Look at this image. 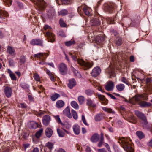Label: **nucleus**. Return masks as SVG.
Instances as JSON below:
<instances>
[{
  "label": "nucleus",
  "instance_id": "f257e3e1",
  "mask_svg": "<svg viewBox=\"0 0 152 152\" xmlns=\"http://www.w3.org/2000/svg\"><path fill=\"white\" fill-rule=\"evenodd\" d=\"M119 140V142L122 143V146L124 149L127 152H134V149L132 147V144L129 138L122 137L120 138Z\"/></svg>",
  "mask_w": 152,
  "mask_h": 152
},
{
  "label": "nucleus",
  "instance_id": "f03ea898",
  "mask_svg": "<svg viewBox=\"0 0 152 152\" xmlns=\"http://www.w3.org/2000/svg\"><path fill=\"white\" fill-rule=\"evenodd\" d=\"M69 54L72 58V59L75 61H77L78 64L82 66V68L85 70H87L89 69L93 65V64L92 63L89 62H86L83 60L78 58L75 54H73L69 53Z\"/></svg>",
  "mask_w": 152,
  "mask_h": 152
},
{
  "label": "nucleus",
  "instance_id": "7ed1b4c3",
  "mask_svg": "<svg viewBox=\"0 0 152 152\" xmlns=\"http://www.w3.org/2000/svg\"><path fill=\"white\" fill-rule=\"evenodd\" d=\"M135 113L137 117L142 121L141 123L142 126L143 128H146L148 122L145 116L142 113L137 110L135 111Z\"/></svg>",
  "mask_w": 152,
  "mask_h": 152
},
{
  "label": "nucleus",
  "instance_id": "20e7f679",
  "mask_svg": "<svg viewBox=\"0 0 152 152\" xmlns=\"http://www.w3.org/2000/svg\"><path fill=\"white\" fill-rule=\"evenodd\" d=\"M44 29L46 31L48 30L46 33V35L47 37L48 41L51 42H54L55 39V37L54 35L50 32L51 28L49 26L46 25L44 27Z\"/></svg>",
  "mask_w": 152,
  "mask_h": 152
},
{
  "label": "nucleus",
  "instance_id": "39448f33",
  "mask_svg": "<svg viewBox=\"0 0 152 152\" xmlns=\"http://www.w3.org/2000/svg\"><path fill=\"white\" fill-rule=\"evenodd\" d=\"M146 100V97L143 94H137L130 99L129 102L132 104H135L136 102Z\"/></svg>",
  "mask_w": 152,
  "mask_h": 152
},
{
  "label": "nucleus",
  "instance_id": "423d86ee",
  "mask_svg": "<svg viewBox=\"0 0 152 152\" xmlns=\"http://www.w3.org/2000/svg\"><path fill=\"white\" fill-rule=\"evenodd\" d=\"M40 8L43 9L45 7V2L43 0H31Z\"/></svg>",
  "mask_w": 152,
  "mask_h": 152
},
{
  "label": "nucleus",
  "instance_id": "0eeeda50",
  "mask_svg": "<svg viewBox=\"0 0 152 152\" xmlns=\"http://www.w3.org/2000/svg\"><path fill=\"white\" fill-rule=\"evenodd\" d=\"M59 70L61 75H65L67 72V69L66 65L63 63H61L59 66Z\"/></svg>",
  "mask_w": 152,
  "mask_h": 152
},
{
  "label": "nucleus",
  "instance_id": "6e6552de",
  "mask_svg": "<svg viewBox=\"0 0 152 152\" xmlns=\"http://www.w3.org/2000/svg\"><path fill=\"white\" fill-rule=\"evenodd\" d=\"M101 72V69L99 67L94 68L92 70L91 75L93 77H96L99 75Z\"/></svg>",
  "mask_w": 152,
  "mask_h": 152
},
{
  "label": "nucleus",
  "instance_id": "1a4fd4ad",
  "mask_svg": "<svg viewBox=\"0 0 152 152\" xmlns=\"http://www.w3.org/2000/svg\"><path fill=\"white\" fill-rule=\"evenodd\" d=\"M30 44L33 45H39L43 46L42 41L39 39H34L30 41Z\"/></svg>",
  "mask_w": 152,
  "mask_h": 152
},
{
  "label": "nucleus",
  "instance_id": "9d476101",
  "mask_svg": "<svg viewBox=\"0 0 152 152\" xmlns=\"http://www.w3.org/2000/svg\"><path fill=\"white\" fill-rule=\"evenodd\" d=\"M96 96L98 97V99L104 105H105L107 104L108 101L105 98V97L104 96L99 94H97L96 95Z\"/></svg>",
  "mask_w": 152,
  "mask_h": 152
},
{
  "label": "nucleus",
  "instance_id": "9b49d317",
  "mask_svg": "<svg viewBox=\"0 0 152 152\" xmlns=\"http://www.w3.org/2000/svg\"><path fill=\"white\" fill-rule=\"evenodd\" d=\"M49 54L45 53H39L38 54H35L33 55L34 57L37 58H40L43 60L46 58V57L48 56Z\"/></svg>",
  "mask_w": 152,
  "mask_h": 152
},
{
  "label": "nucleus",
  "instance_id": "f8f14e48",
  "mask_svg": "<svg viewBox=\"0 0 152 152\" xmlns=\"http://www.w3.org/2000/svg\"><path fill=\"white\" fill-rule=\"evenodd\" d=\"M114 83L112 81H109L107 83L104 87L106 90L111 91L114 88Z\"/></svg>",
  "mask_w": 152,
  "mask_h": 152
},
{
  "label": "nucleus",
  "instance_id": "ddd939ff",
  "mask_svg": "<svg viewBox=\"0 0 152 152\" xmlns=\"http://www.w3.org/2000/svg\"><path fill=\"white\" fill-rule=\"evenodd\" d=\"M50 117L48 115H46L44 116L42 119L43 124L46 126L48 125L50 123Z\"/></svg>",
  "mask_w": 152,
  "mask_h": 152
},
{
  "label": "nucleus",
  "instance_id": "4468645a",
  "mask_svg": "<svg viewBox=\"0 0 152 152\" xmlns=\"http://www.w3.org/2000/svg\"><path fill=\"white\" fill-rule=\"evenodd\" d=\"M69 82L68 84V86L70 89H72L77 84L75 80L73 78L69 80Z\"/></svg>",
  "mask_w": 152,
  "mask_h": 152
},
{
  "label": "nucleus",
  "instance_id": "2eb2a0df",
  "mask_svg": "<svg viewBox=\"0 0 152 152\" xmlns=\"http://www.w3.org/2000/svg\"><path fill=\"white\" fill-rule=\"evenodd\" d=\"M73 131L74 133L77 135H78L80 132V128L79 125L75 124H74L72 127Z\"/></svg>",
  "mask_w": 152,
  "mask_h": 152
},
{
  "label": "nucleus",
  "instance_id": "dca6fc26",
  "mask_svg": "<svg viewBox=\"0 0 152 152\" xmlns=\"http://www.w3.org/2000/svg\"><path fill=\"white\" fill-rule=\"evenodd\" d=\"M12 91L10 88L6 87L4 88V92L6 96L8 98L10 97L12 94Z\"/></svg>",
  "mask_w": 152,
  "mask_h": 152
},
{
  "label": "nucleus",
  "instance_id": "f3484780",
  "mask_svg": "<svg viewBox=\"0 0 152 152\" xmlns=\"http://www.w3.org/2000/svg\"><path fill=\"white\" fill-rule=\"evenodd\" d=\"M90 24L92 26H98L100 24V21L97 18H95L91 20Z\"/></svg>",
  "mask_w": 152,
  "mask_h": 152
},
{
  "label": "nucleus",
  "instance_id": "a211bd4d",
  "mask_svg": "<svg viewBox=\"0 0 152 152\" xmlns=\"http://www.w3.org/2000/svg\"><path fill=\"white\" fill-rule=\"evenodd\" d=\"M63 114L71 118H72V115L70 113V109L69 107H67L63 111Z\"/></svg>",
  "mask_w": 152,
  "mask_h": 152
},
{
  "label": "nucleus",
  "instance_id": "6ab92c4d",
  "mask_svg": "<svg viewBox=\"0 0 152 152\" xmlns=\"http://www.w3.org/2000/svg\"><path fill=\"white\" fill-rule=\"evenodd\" d=\"M107 72L110 75V78L114 77L115 76V74L113 68L110 67L107 70Z\"/></svg>",
  "mask_w": 152,
  "mask_h": 152
},
{
  "label": "nucleus",
  "instance_id": "aec40b11",
  "mask_svg": "<svg viewBox=\"0 0 152 152\" xmlns=\"http://www.w3.org/2000/svg\"><path fill=\"white\" fill-rule=\"evenodd\" d=\"M99 134L97 133H95L91 137V140L92 142H96L99 140Z\"/></svg>",
  "mask_w": 152,
  "mask_h": 152
},
{
  "label": "nucleus",
  "instance_id": "412c9836",
  "mask_svg": "<svg viewBox=\"0 0 152 152\" xmlns=\"http://www.w3.org/2000/svg\"><path fill=\"white\" fill-rule=\"evenodd\" d=\"M9 16V15L6 11L3 10L0 11V18L1 19H4L5 17H7Z\"/></svg>",
  "mask_w": 152,
  "mask_h": 152
},
{
  "label": "nucleus",
  "instance_id": "4be33fe9",
  "mask_svg": "<svg viewBox=\"0 0 152 152\" xmlns=\"http://www.w3.org/2000/svg\"><path fill=\"white\" fill-rule=\"evenodd\" d=\"M7 52L12 56H15V49L10 46H8Z\"/></svg>",
  "mask_w": 152,
  "mask_h": 152
},
{
  "label": "nucleus",
  "instance_id": "5701e85b",
  "mask_svg": "<svg viewBox=\"0 0 152 152\" xmlns=\"http://www.w3.org/2000/svg\"><path fill=\"white\" fill-rule=\"evenodd\" d=\"M104 40V37L101 35L97 36L96 38L95 41L97 44L103 41Z\"/></svg>",
  "mask_w": 152,
  "mask_h": 152
},
{
  "label": "nucleus",
  "instance_id": "b1692460",
  "mask_svg": "<svg viewBox=\"0 0 152 152\" xmlns=\"http://www.w3.org/2000/svg\"><path fill=\"white\" fill-rule=\"evenodd\" d=\"M53 130L50 128H48L46 129L45 134L46 136L48 137H50L53 134Z\"/></svg>",
  "mask_w": 152,
  "mask_h": 152
},
{
  "label": "nucleus",
  "instance_id": "393cba45",
  "mask_svg": "<svg viewBox=\"0 0 152 152\" xmlns=\"http://www.w3.org/2000/svg\"><path fill=\"white\" fill-rule=\"evenodd\" d=\"M64 105V102L62 100L58 101L56 102V107L58 108H61Z\"/></svg>",
  "mask_w": 152,
  "mask_h": 152
},
{
  "label": "nucleus",
  "instance_id": "a878e982",
  "mask_svg": "<svg viewBox=\"0 0 152 152\" xmlns=\"http://www.w3.org/2000/svg\"><path fill=\"white\" fill-rule=\"evenodd\" d=\"M55 14V11L53 8H50L47 13V14L50 18H51Z\"/></svg>",
  "mask_w": 152,
  "mask_h": 152
},
{
  "label": "nucleus",
  "instance_id": "bb28decb",
  "mask_svg": "<svg viewBox=\"0 0 152 152\" xmlns=\"http://www.w3.org/2000/svg\"><path fill=\"white\" fill-rule=\"evenodd\" d=\"M136 134L140 139L144 138L145 137V134L141 131H137Z\"/></svg>",
  "mask_w": 152,
  "mask_h": 152
},
{
  "label": "nucleus",
  "instance_id": "cd10ccee",
  "mask_svg": "<svg viewBox=\"0 0 152 152\" xmlns=\"http://www.w3.org/2000/svg\"><path fill=\"white\" fill-rule=\"evenodd\" d=\"M117 89L119 91H123L125 88V86L124 84L120 83L116 86Z\"/></svg>",
  "mask_w": 152,
  "mask_h": 152
},
{
  "label": "nucleus",
  "instance_id": "c85d7f7f",
  "mask_svg": "<svg viewBox=\"0 0 152 152\" xmlns=\"http://www.w3.org/2000/svg\"><path fill=\"white\" fill-rule=\"evenodd\" d=\"M87 105L94 107H96V104L93 103V101L91 99H87Z\"/></svg>",
  "mask_w": 152,
  "mask_h": 152
},
{
  "label": "nucleus",
  "instance_id": "c756f323",
  "mask_svg": "<svg viewBox=\"0 0 152 152\" xmlns=\"http://www.w3.org/2000/svg\"><path fill=\"white\" fill-rule=\"evenodd\" d=\"M29 125L30 127L33 129H35L38 126V123L33 121L30 122Z\"/></svg>",
  "mask_w": 152,
  "mask_h": 152
},
{
  "label": "nucleus",
  "instance_id": "7c9ffc66",
  "mask_svg": "<svg viewBox=\"0 0 152 152\" xmlns=\"http://www.w3.org/2000/svg\"><path fill=\"white\" fill-rule=\"evenodd\" d=\"M121 80L122 82L128 86H129L130 85V83L128 79L124 77H122Z\"/></svg>",
  "mask_w": 152,
  "mask_h": 152
},
{
  "label": "nucleus",
  "instance_id": "2f4dec72",
  "mask_svg": "<svg viewBox=\"0 0 152 152\" xmlns=\"http://www.w3.org/2000/svg\"><path fill=\"white\" fill-rule=\"evenodd\" d=\"M72 70L74 73L75 75L77 77L80 78L81 77V75L76 69L73 67L72 68Z\"/></svg>",
  "mask_w": 152,
  "mask_h": 152
},
{
  "label": "nucleus",
  "instance_id": "473e14b6",
  "mask_svg": "<svg viewBox=\"0 0 152 152\" xmlns=\"http://www.w3.org/2000/svg\"><path fill=\"white\" fill-rule=\"evenodd\" d=\"M71 106L75 109H78L79 108V106L77 103L75 101H72L71 102Z\"/></svg>",
  "mask_w": 152,
  "mask_h": 152
},
{
  "label": "nucleus",
  "instance_id": "72a5a7b5",
  "mask_svg": "<svg viewBox=\"0 0 152 152\" xmlns=\"http://www.w3.org/2000/svg\"><path fill=\"white\" fill-rule=\"evenodd\" d=\"M102 109L104 111L107 112L109 113H111L112 114H114L115 113V112L112 110L111 108H107L105 107H103Z\"/></svg>",
  "mask_w": 152,
  "mask_h": 152
},
{
  "label": "nucleus",
  "instance_id": "f704fd0d",
  "mask_svg": "<svg viewBox=\"0 0 152 152\" xmlns=\"http://www.w3.org/2000/svg\"><path fill=\"white\" fill-rule=\"evenodd\" d=\"M139 104L141 107H145L146 106H148L150 105V103H148L147 102L143 101V102H140Z\"/></svg>",
  "mask_w": 152,
  "mask_h": 152
},
{
  "label": "nucleus",
  "instance_id": "c9c22d12",
  "mask_svg": "<svg viewBox=\"0 0 152 152\" xmlns=\"http://www.w3.org/2000/svg\"><path fill=\"white\" fill-rule=\"evenodd\" d=\"M83 10L86 15L88 16L90 15L89 8L88 7H85L83 8Z\"/></svg>",
  "mask_w": 152,
  "mask_h": 152
},
{
  "label": "nucleus",
  "instance_id": "e433bc0d",
  "mask_svg": "<svg viewBox=\"0 0 152 152\" xmlns=\"http://www.w3.org/2000/svg\"><path fill=\"white\" fill-rule=\"evenodd\" d=\"M60 96V95L59 94L57 93H55L54 94L52 95L51 99L52 101H54Z\"/></svg>",
  "mask_w": 152,
  "mask_h": 152
},
{
  "label": "nucleus",
  "instance_id": "4c0bfd02",
  "mask_svg": "<svg viewBox=\"0 0 152 152\" xmlns=\"http://www.w3.org/2000/svg\"><path fill=\"white\" fill-rule=\"evenodd\" d=\"M102 114H98L95 117V120L97 121H99L102 119Z\"/></svg>",
  "mask_w": 152,
  "mask_h": 152
},
{
  "label": "nucleus",
  "instance_id": "58836bf2",
  "mask_svg": "<svg viewBox=\"0 0 152 152\" xmlns=\"http://www.w3.org/2000/svg\"><path fill=\"white\" fill-rule=\"evenodd\" d=\"M71 113L74 119L75 120H77L78 118V116L76 111L73 109H72L71 110Z\"/></svg>",
  "mask_w": 152,
  "mask_h": 152
},
{
  "label": "nucleus",
  "instance_id": "ea45409f",
  "mask_svg": "<svg viewBox=\"0 0 152 152\" xmlns=\"http://www.w3.org/2000/svg\"><path fill=\"white\" fill-rule=\"evenodd\" d=\"M46 72L49 76L51 80L52 81H54V77L52 73H51L48 70H47L46 71Z\"/></svg>",
  "mask_w": 152,
  "mask_h": 152
},
{
  "label": "nucleus",
  "instance_id": "a19ab883",
  "mask_svg": "<svg viewBox=\"0 0 152 152\" xmlns=\"http://www.w3.org/2000/svg\"><path fill=\"white\" fill-rule=\"evenodd\" d=\"M78 99L79 103L81 104H83L85 100L84 97L82 96H79L78 98Z\"/></svg>",
  "mask_w": 152,
  "mask_h": 152
},
{
  "label": "nucleus",
  "instance_id": "79ce46f5",
  "mask_svg": "<svg viewBox=\"0 0 152 152\" xmlns=\"http://www.w3.org/2000/svg\"><path fill=\"white\" fill-rule=\"evenodd\" d=\"M57 133L60 137H63L65 136V133L59 129H57Z\"/></svg>",
  "mask_w": 152,
  "mask_h": 152
},
{
  "label": "nucleus",
  "instance_id": "37998d69",
  "mask_svg": "<svg viewBox=\"0 0 152 152\" xmlns=\"http://www.w3.org/2000/svg\"><path fill=\"white\" fill-rule=\"evenodd\" d=\"M68 11L65 10H62L58 12L59 15L64 16L68 13Z\"/></svg>",
  "mask_w": 152,
  "mask_h": 152
},
{
  "label": "nucleus",
  "instance_id": "c03bdc74",
  "mask_svg": "<svg viewBox=\"0 0 152 152\" xmlns=\"http://www.w3.org/2000/svg\"><path fill=\"white\" fill-rule=\"evenodd\" d=\"M43 132V129H41L37 131L35 134V136L37 138L40 137Z\"/></svg>",
  "mask_w": 152,
  "mask_h": 152
},
{
  "label": "nucleus",
  "instance_id": "a18cd8bd",
  "mask_svg": "<svg viewBox=\"0 0 152 152\" xmlns=\"http://www.w3.org/2000/svg\"><path fill=\"white\" fill-rule=\"evenodd\" d=\"M10 73V76L12 80H16V78L15 75L13 74L10 70H9Z\"/></svg>",
  "mask_w": 152,
  "mask_h": 152
},
{
  "label": "nucleus",
  "instance_id": "49530a36",
  "mask_svg": "<svg viewBox=\"0 0 152 152\" xmlns=\"http://www.w3.org/2000/svg\"><path fill=\"white\" fill-rule=\"evenodd\" d=\"M34 77L35 80L37 81H40V77L39 75L37 73H35L34 74Z\"/></svg>",
  "mask_w": 152,
  "mask_h": 152
},
{
  "label": "nucleus",
  "instance_id": "de8ad7c7",
  "mask_svg": "<svg viewBox=\"0 0 152 152\" xmlns=\"http://www.w3.org/2000/svg\"><path fill=\"white\" fill-rule=\"evenodd\" d=\"M54 117L58 123L61 124L62 125H63V124L61 121L60 118L59 116L58 115L55 116Z\"/></svg>",
  "mask_w": 152,
  "mask_h": 152
},
{
  "label": "nucleus",
  "instance_id": "09e8293b",
  "mask_svg": "<svg viewBox=\"0 0 152 152\" xmlns=\"http://www.w3.org/2000/svg\"><path fill=\"white\" fill-rule=\"evenodd\" d=\"M85 92L87 95L88 96L91 95L94 93L93 91L90 89L86 90Z\"/></svg>",
  "mask_w": 152,
  "mask_h": 152
},
{
  "label": "nucleus",
  "instance_id": "8fccbe9b",
  "mask_svg": "<svg viewBox=\"0 0 152 152\" xmlns=\"http://www.w3.org/2000/svg\"><path fill=\"white\" fill-rule=\"evenodd\" d=\"M21 87L23 89H26L29 88V86L28 85L25 83H22L21 84Z\"/></svg>",
  "mask_w": 152,
  "mask_h": 152
},
{
  "label": "nucleus",
  "instance_id": "3c124183",
  "mask_svg": "<svg viewBox=\"0 0 152 152\" xmlns=\"http://www.w3.org/2000/svg\"><path fill=\"white\" fill-rule=\"evenodd\" d=\"M45 146L50 149H51L53 147V144L51 142H48L45 145Z\"/></svg>",
  "mask_w": 152,
  "mask_h": 152
},
{
  "label": "nucleus",
  "instance_id": "603ef678",
  "mask_svg": "<svg viewBox=\"0 0 152 152\" xmlns=\"http://www.w3.org/2000/svg\"><path fill=\"white\" fill-rule=\"evenodd\" d=\"M74 41H69L65 42V45L67 46H69L75 44Z\"/></svg>",
  "mask_w": 152,
  "mask_h": 152
},
{
  "label": "nucleus",
  "instance_id": "864d4df0",
  "mask_svg": "<svg viewBox=\"0 0 152 152\" xmlns=\"http://www.w3.org/2000/svg\"><path fill=\"white\" fill-rule=\"evenodd\" d=\"M107 9L109 13H111L113 11V8L111 5H110L107 6Z\"/></svg>",
  "mask_w": 152,
  "mask_h": 152
},
{
  "label": "nucleus",
  "instance_id": "5fc2aeb1",
  "mask_svg": "<svg viewBox=\"0 0 152 152\" xmlns=\"http://www.w3.org/2000/svg\"><path fill=\"white\" fill-rule=\"evenodd\" d=\"M82 120L84 124L87 126L88 125V124L86 122L85 117L83 115H82Z\"/></svg>",
  "mask_w": 152,
  "mask_h": 152
},
{
  "label": "nucleus",
  "instance_id": "6e6d98bb",
  "mask_svg": "<svg viewBox=\"0 0 152 152\" xmlns=\"http://www.w3.org/2000/svg\"><path fill=\"white\" fill-rule=\"evenodd\" d=\"M62 125L64 126V128H65L68 129H69L71 127L70 124L67 123H66L64 124H63Z\"/></svg>",
  "mask_w": 152,
  "mask_h": 152
},
{
  "label": "nucleus",
  "instance_id": "4d7b16f0",
  "mask_svg": "<svg viewBox=\"0 0 152 152\" xmlns=\"http://www.w3.org/2000/svg\"><path fill=\"white\" fill-rule=\"evenodd\" d=\"M60 26L62 27H65L66 26V24L64 22L63 20L62 19H60L59 21Z\"/></svg>",
  "mask_w": 152,
  "mask_h": 152
},
{
  "label": "nucleus",
  "instance_id": "13d9d810",
  "mask_svg": "<svg viewBox=\"0 0 152 152\" xmlns=\"http://www.w3.org/2000/svg\"><path fill=\"white\" fill-rule=\"evenodd\" d=\"M115 43L118 46L120 45L122 43V39L121 38H119L115 42Z\"/></svg>",
  "mask_w": 152,
  "mask_h": 152
},
{
  "label": "nucleus",
  "instance_id": "bf43d9fd",
  "mask_svg": "<svg viewBox=\"0 0 152 152\" xmlns=\"http://www.w3.org/2000/svg\"><path fill=\"white\" fill-rule=\"evenodd\" d=\"M59 35L62 37H65V33L64 31L62 30L60 31L58 33Z\"/></svg>",
  "mask_w": 152,
  "mask_h": 152
},
{
  "label": "nucleus",
  "instance_id": "052dcab7",
  "mask_svg": "<svg viewBox=\"0 0 152 152\" xmlns=\"http://www.w3.org/2000/svg\"><path fill=\"white\" fill-rule=\"evenodd\" d=\"M4 1L9 6L11 5L12 2V0H4Z\"/></svg>",
  "mask_w": 152,
  "mask_h": 152
},
{
  "label": "nucleus",
  "instance_id": "680f3d73",
  "mask_svg": "<svg viewBox=\"0 0 152 152\" xmlns=\"http://www.w3.org/2000/svg\"><path fill=\"white\" fill-rule=\"evenodd\" d=\"M19 106L21 108H26L27 107V106L26 104L23 103H21Z\"/></svg>",
  "mask_w": 152,
  "mask_h": 152
},
{
  "label": "nucleus",
  "instance_id": "e2e57ef3",
  "mask_svg": "<svg viewBox=\"0 0 152 152\" xmlns=\"http://www.w3.org/2000/svg\"><path fill=\"white\" fill-rule=\"evenodd\" d=\"M125 119L126 120H127V121H129V122H132V121H131V120H134V118L133 116H131V117Z\"/></svg>",
  "mask_w": 152,
  "mask_h": 152
},
{
  "label": "nucleus",
  "instance_id": "0e129e2a",
  "mask_svg": "<svg viewBox=\"0 0 152 152\" xmlns=\"http://www.w3.org/2000/svg\"><path fill=\"white\" fill-rule=\"evenodd\" d=\"M20 61L21 63H24L25 61V57L23 56H21L20 59Z\"/></svg>",
  "mask_w": 152,
  "mask_h": 152
},
{
  "label": "nucleus",
  "instance_id": "69168bd1",
  "mask_svg": "<svg viewBox=\"0 0 152 152\" xmlns=\"http://www.w3.org/2000/svg\"><path fill=\"white\" fill-rule=\"evenodd\" d=\"M9 64L10 66H13L14 65V63L13 60H10L9 61Z\"/></svg>",
  "mask_w": 152,
  "mask_h": 152
},
{
  "label": "nucleus",
  "instance_id": "338daca9",
  "mask_svg": "<svg viewBox=\"0 0 152 152\" xmlns=\"http://www.w3.org/2000/svg\"><path fill=\"white\" fill-rule=\"evenodd\" d=\"M105 146L106 147V148H107L109 152H111L110 151V149L109 145H108V144L105 143Z\"/></svg>",
  "mask_w": 152,
  "mask_h": 152
},
{
  "label": "nucleus",
  "instance_id": "774afa93",
  "mask_svg": "<svg viewBox=\"0 0 152 152\" xmlns=\"http://www.w3.org/2000/svg\"><path fill=\"white\" fill-rule=\"evenodd\" d=\"M98 152H107L104 148L100 149L98 150Z\"/></svg>",
  "mask_w": 152,
  "mask_h": 152
}]
</instances>
